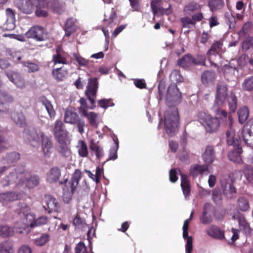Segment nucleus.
Instances as JSON below:
<instances>
[{
	"label": "nucleus",
	"instance_id": "nucleus-1",
	"mask_svg": "<svg viewBox=\"0 0 253 253\" xmlns=\"http://www.w3.org/2000/svg\"><path fill=\"white\" fill-rule=\"evenodd\" d=\"M226 101L228 102L230 109L232 112H235L237 108V97L232 93L228 94V88L226 84H219L216 86L214 107H221Z\"/></svg>",
	"mask_w": 253,
	"mask_h": 253
},
{
	"label": "nucleus",
	"instance_id": "nucleus-2",
	"mask_svg": "<svg viewBox=\"0 0 253 253\" xmlns=\"http://www.w3.org/2000/svg\"><path fill=\"white\" fill-rule=\"evenodd\" d=\"M98 89V83L97 78H89L88 80V84L85 91V95L90 101L91 105L88 107L85 98H81L79 101L81 106L79 110L81 114L83 115L87 112V109H93L95 107V98Z\"/></svg>",
	"mask_w": 253,
	"mask_h": 253
},
{
	"label": "nucleus",
	"instance_id": "nucleus-3",
	"mask_svg": "<svg viewBox=\"0 0 253 253\" xmlns=\"http://www.w3.org/2000/svg\"><path fill=\"white\" fill-rule=\"evenodd\" d=\"M226 134L227 143L234 147V149L229 153L228 158L232 161L239 163L241 161V154L242 153V150L240 147L239 136L235 134V129L232 126L231 120L230 122V127Z\"/></svg>",
	"mask_w": 253,
	"mask_h": 253
},
{
	"label": "nucleus",
	"instance_id": "nucleus-4",
	"mask_svg": "<svg viewBox=\"0 0 253 253\" xmlns=\"http://www.w3.org/2000/svg\"><path fill=\"white\" fill-rule=\"evenodd\" d=\"M82 171L79 169H76L72 175L71 180L69 181L67 180L64 181L65 186L63 188V198L65 203H68L71 201L82 178Z\"/></svg>",
	"mask_w": 253,
	"mask_h": 253
},
{
	"label": "nucleus",
	"instance_id": "nucleus-5",
	"mask_svg": "<svg viewBox=\"0 0 253 253\" xmlns=\"http://www.w3.org/2000/svg\"><path fill=\"white\" fill-rule=\"evenodd\" d=\"M179 116L176 109L167 111L165 114V125L167 133L172 136L178 130Z\"/></svg>",
	"mask_w": 253,
	"mask_h": 253
},
{
	"label": "nucleus",
	"instance_id": "nucleus-6",
	"mask_svg": "<svg viewBox=\"0 0 253 253\" xmlns=\"http://www.w3.org/2000/svg\"><path fill=\"white\" fill-rule=\"evenodd\" d=\"M198 121L204 126L207 132L212 133L216 131L220 126L217 118H214L205 112H200L198 114Z\"/></svg>",
	"mask_w": 253,
	"mask_h": 253
},
{
	"label": "nucleus",
	"instance_id": "nucleus-7",
	"mask_svg": "<svg viewBox=\"0 0 253 253\" xmlns=\"http://www.w3.org/2000/svg\"><path fill=\"white\" fill-rule=\"evenodd\" d=\"M25 36L28 38H32L40 42L45 41L48 39L47 33L42 27L39 26L31 27L25 33Z\"/></svg>",
	"mask_w": 253,
	"mask_h": 253
},
{
	"label": "nucleus",
	"instance_id": "nucleus-8",
	"mask_svg": "<svg viewBox=\"0 0 253 253\" xmlns=\"http://www.w3.org/2000/svg\"><path fill=\"white\" fill-rule=\"evenodd\" d=\"M53 133L59 143L65 142L68 139L69 132L65 128L64 124L61 120L56 121Z\"/></svg>",
	"mask_w": 253,
	"mask_h": 253
},
{
	"label": "nucleus",
	"instance_id": "nucleus-9",
	"mask_svg": "<svg viewBox=\"0 0 253 253\" xmlns=\"http://www.w3.org/2000/svg\"><path fill=\"white\" fill-rule=\"evenodd\" d=\"M151 8L154 15L158 13L169 14L171 12L170 5L163 0H152L151 2Z\"/></svg>",
	"mask_w": 253,
	"mask_h": 253
},
{
	"label": "nucleus",
	"instance_id": "nucleus-10",
	"mask_svg": "<svg viewBox=\"0 0 253 253\" xmlns=\"http://www.w3.org/2000/svg\"><path fill=\"white\" fill-rule=\"evenodd\" d=\"M15 4L17 8L24 14H30L34 10V4L32 0H17Z\"/></svg>",
	"mask_w": 253,
	"mask_h": 253
},
{
	"label": "nucleus",
	"instance_id": "nucleus-11",
	"mask_svg": "<svg viewBox=\"0 0 253 253\" xmlns=\"http://www.w3.org/2000/svg\"><path fill=\"white\" fill-rule=\"evenodd\" d=\"M181 98V93L176 85L171 84L168 89L166 99L169 102L179 103Z\"/></svg>",
	"mask_w": 253,
	"mask_h": 253
},
{
	"label": "nucleus",
	"instance_id": "nucleus-12",
	"mask_svg": "<svg viewBox=\"0 0 253 253\" xmlns=\"http://www.w3.org/2000/svg\"><path fill=\"white\" fill-rule=\"evenodd\" d=\"M204 18L202 13H196L191 17L186 16L180 19L182 27L190 28V26H195L197 22L201 21Z\"/></svg>",
	"mask_w": 253,
	"mask_h": 253
},
{
	"label": "nucleus",
	"instance_id": "nucleus-13",
	"mask_svg": "<svg viewBox=\"0 0 253 253\" xmlns=\"http://www.w3.org/2000/svg\"><path fill=\"white\" fill-rule=\"evenodd\" d=\"M79 119V115L74 107L69 106L67 108L64 117V122L65 123L75 125Z\"/></svg>",
	"mask_w": 253,
	"mask_h": 253
},
{
	"label": "nucleus",
	"instance_id": "nucleus-14",
	"mask_svg": "<svg viewBox=\"0 0 253 253\" xmlns=\"http://www.w3.org/2000/svg\"><path fill=\"white\" fill-rule=\"evenodd\" d=\"M20 215V218L31 227V223H33L34 222L35 218V215L31 212L30 208L27 205L22 206L21 207Z\"/></svg>",
	"mask_w": 253,
	"mask_h": 253
},
{
	"label": "nucleus",
	"instance_id": "nucleus-15",
	"mask_svg": "<svg viewBox=\"0 0 253 253\" xmlns=\"http://www.w3.org/2000/svg\"><path fill=\"white\" fill-rule=\"evenodd\" d=\"M45 201L46 205L43 207L44 209L48 210V212L52 211H59V207L56 199L51 195H46L45 196Z\"/></svg>",
	"mask_w": 253,
	"mask_h": 253
},
{
	"label": "nucleus",
	"instance_id": "nucleus-16",
	"mask_svg": "<svg viewBox=\"0 0 253 253\" xmlns=\"http://www.w3.org/2000/svg\"><path fill=\"white\" fill-rule=\"evenodd\" d=\"M27 174L24 173H21L18 175L16 173L11 172L2 181V186H7L10 184H12L16 182L17 179H19L18 184L21 183V181L22 180V178Z\"/></svg>",
	"mask_w": 253,
	"mask_h": 253
},
{
	"label": "nucleus",
	"instance_id": "nucleus-17",
	"mask_svg": "<svg viewBox=\"0 0 253 253\" xmlns=\"http://www.w3.org/2000/svg\"><path fill=\"white\" fill-rule=\"evenodd\" d=\"M202 5L196 1H191L187 3L183 7V12L187 15H191L194 12L201 13Z\"/></svg>",
	"mask_w": 253,
	"mask_h": 253
},
{
	"label": "nucleus",
	"instance_id": "nucleus-18",
	"mask_svg": "<svg viewBox=\"0 0 253 253\" xmlns=\"http://www.w3.org/2000/svg\"><path fill=\"white\" fill-rule=\"evenodd\" d=\"M216 79L215 73L211 71H206L201 75L202 83L206 86L213 84Z\"/></svg>",
	"mask_w": 253,
	"mask_h": 253
},
{
	"label": "nucleus",
	"instance_id": "nucleus-19",
	"mask_svg": "<svg viewBox=\"0 0 253 253\" xmlns=\"http://www.w3.org/2000/svg\"><path fill=\"white\" fill-rule=\"evenodd\" d=\"M200 62L198 61L189 54L186 55L183 58L178 61V64L183 67L187 68L192 65L200 64Z\"/></svg>",
	"mask_w": 253,
	"mask_h": 253
},
{
	"label": "nucleus",
	"instance_id": "nucleus-20",
	"mask_svg": "<svg viewBox=\"0 0 253 253\" xmlns=\"http://www.w3.org/2000/svg\"><path fill=\"white\" fill-rule=\"evenodd\" d=\"M41 136L42 139V144L43 152L45 156H48L51 152L52 147V142L42 132L41 133Z\"/></svg>",
	"mask_w": 253,
	"mask_h": 253
},
{
	"label": "nucleus",
	"instance_id": "nucleus-21",
	"mask_svg": "<svg viewBox=\"0 0 253 253\" xmlns=\"http://www.w3.org/2000/svg\"><path fill=\"white\" fill-rule=\"evenodd\" d=\"M30 226L24 221L20 218L14 224L13 229L21 234H27L30 232Z\"/></svg>",
	"mask_w": 253,
	"mask_h": 253
},
{
	"label": "nucleus",
	"instance_id": "nucleus-22",
	"mask_svg": "<svg viewBox=\"0 0 253 253\" xmlns=\"http://www.w3.org/2000/svg\"><path fill=\"white\" fill-rule=\"evenodd\" d=\"M221 184L224 193L229 197H231L236 193V189L231 182L226 180H222Z\"/></svg>",
	"mask_w": 253,
	"mask_h": 253
},
{
	"label": "nucleus",
	"instance_id": "nucleus-23",
	"mask_svg": "<svg viewBox=\"0 0 253 253\" xmlns=\"http://www.w3.org/2000/svg\"><path fill=\"white\" fill-rule=\"evenodd\" d=\"M104 22L108 26H113L115 25V21L117 19V15L116 12L113 8L104 14Z\"/></svg>",
	"mask_w": 253,
	"mask_h": 253
},
{
	"label": "nucleus",
	"instance_id": "nucleus-24",
	"mask_svg": "<svg viewBox=\"0 0 253 253\" xmlns=\"http://www.w3.org/2000/svg\"><path fill=\"white\" fill-rule=\"evenodd\" d=\"M77 20L74 18H70L67 19L65 25V35L69 37L76 31L77 26L76 25Z\"/></svg>",
	"mask_w": 253,
	"mask_h": 253
},
{
	"label": "nucleus",
	"instance_id": "nucleus-25",
	"mask_svg": "<svg viewBox=\"0 0 253 253\" xmlns=\"http://www.w3.org/2000/svg\"><path fill=\"white\" fill-rule=\"evenodd\" d=\"M181 187L185 198L189 197L191 192L190 182L187 176L183 174H181Z\"/></svg>",
	"mask_w": 253,
	"mask_h": 253
},
{
	"label": "nucleus",
	"instance_id": "nucleus-26",
	"mask_svg": "<svg viewBox=\"0 0 253 253\" xmlns=\"http://www.w3.org/2000/svg\"><path fill=\"white\" fill-rule=\"evenodd\" d=\"M20 197L19 194L12 192L1 193L0 194V201L4 204H7L19 199Z\"/></svg>",
	"mask_w": 253,
	"mask_h": 253
},
{
	"label": "nucleus",
	"instance_id": "nucleus-27",
	"mask_svg": "<svg viewBox=\"0 0 253 253\" xmlns=\"http://www.w3.org/2000/svg\"><path fill=\"white\" fill-rule=\"evenodd\" d=\"M25 173V172H24ZM27 174L25 177L22 178V180L21 181V183L24 182L26 179V186L29 188H32L37 186L39 183V179L37 176H29V174L28 173H26Z\"/></svg>",
	"mask_w": 253,
	"mask_h": 253
},
{
	"label": "nucleus",
	"instance_id": "nucleus-28",
	"mask_svg": "<svg viewBox=\"0 0 253 253\" xmlns=\"http://www.w3.org/2000/svg\"><path fill=\"white\" fill-rule=\"evenodd\" d=\"M9 79L18 87H23L25 85V81L17 73H14L7 76Z\"/></svg>",
	"mask_w": 253,
	"mask_h": 253
},
{
	"label": "nucleus",
	"instance_id": "nucleus-29",
	"mask_svg": "<svg viewBox=\"0 0 253 253\" xmlns=\"http://www.w3.org/2000/svg\"><path fill=\"white\" fill-rule=\"evenodd\" d=\"M203 159L208 164H211L213 162L214 160V152L212 147L210 146L207 147L203 155Z\"/></svg>",
	"mask_w": 253,
	"mask_h": 253
},
{
	"label": "nucleus",
	"instance_id": "nucleus-30",
	"mask_svg": "<svg viewBox=\"0 0 253 253\" xmlns=\"http://www.w3.org/2000/svg\"><path fill=\"white\" fill-rule=\"evenodd\" d=\"M207 234L211 237L218 239H222L224 237V232L216 226H211L207 230Z\"/></svg>",
	"mask_w": 253,
	"mask_h": 253
},
{
	"label": "nucleus",
	"instance_id": "nucleus-31",
	"mask_svg": "<svg viewBox=\"0 0 253 253\" xmlns=\"http://www.w3.org/2000/svg\"><path fill=\"white\" fill-rule=\"evenodd\" d=\"M61 176V171L57 167L51 169L47 174V180L50 182L57 181Z\"/></svg>",
	"mask_w": 253,
	"mask_h": 253
},
{
	"label": "nucleus",
	"instance_id": "nucleus-32",
	"mask_svg": "<svg viewBox=\"0 0 253 253\" xmlns=\"http://www.w3.org/2000/svg\"><path fill=\"white\" fill-rule=\"evenodd\" d=\"M98 143V141L95 142L94 140H91L90 142L89 147L93 154L99 159L103 156L104 153L103 148Z\"/></svg>",
	"mask_w": 253,
	"mask_h": 253
},
{
	"label": "nucleus",
	"instance_id": "nucleus-33",
	"mask_svg": "<svg viewBox=\"0 0 253 253\" xmlns=\"http://www.w3.org/2000/svg\"><path fill=\"white\" fill-rule=\"evenodd\" d=\"M11 118L14 122L19 126L25 125V118L22 112H14L11 115Z\"/></svg>",
	"mask_w": 253,
	"mask_h": 253
},
{
	"label": "nucleus",
	"instance_id": "nucleus-34",
	"mask_svg": "<svg viewBox=\"0 0 253 253\" xmlns=\"http://www.w3.org/2000/svg\"><path fill=\"white\" fill-rule=\"evenodd\" d=\"M207 170L208 167L206 166L194 165L190 167V173L193 176H196Z\"/></svg>",
	"mask_w": 253,
	"mask_h": 253
},
{
	"label": "nucleus",
	"instance_id": "nucleus-35",
	"mask_svg": "<svg viewBox=\"0 0 253 253\" xmlns=\"http://www.w3.org/2000/svg\"><path fill=\"white\" fill-rule=\"evenodd\" d=\"M77 148L80 157L84 158L88 156V152L87 145L84 140H80L78 141Z\"/></svg>",
	"mask_w": 253,
	"mask_h": 253
},
{
	"label": "nucleus",
	"instance_id": "nucleus-36",
	"mask_svg": "<svg viewBox=\"0 0 253 253\" xmlns=\"http://www.w3.org/2000/svg\"><path fill=\"white\" fill-rule=\"evenodd\" d=\"M12 243L8 241L2 242L0 244V253H13Z\"/></svg>",
	"mask_w": 253,
	"mask_h": 253
},
{
	"label": "nucleus",
	"instance_id": "nucleus-37",
	"mask_svg": "<svg viewBox=\"0 0 253 253\" xmlns=\"http://www.w3.org/2000/svg\"><path fill=\"white\" fill-rule=\"evenodd\" d=\"M14 230L8 225H0V236L3 238L12 236L14 234Z\"/></svg>",
	"mask_w": 253,
	"mask_h": 253
},
{
	"label": "nucleus",
	"instance_id": "nucleus-38",
	"mask_svg": "<svg viewBox=\"0 0 253 253\" xmlns=\"http://www.w3.org/2000/svg\"><path fill=\"white\" fill-rule=\"evenodd\" d=\"M82 115L87 118L91 126H95V127H97L98 123L96 120L98 117V114L97 113L93 112H87Z\"/></svg>",
	"mask_w": 253,
	"mask_h": 253
},
{
	"label": "nucleus",
	"instance_id": "nucleus-39",
	"mask_svg": "<svg viewBox=\"0 0 253 253\" xmlns=\"http://www.w3.org/2000/svg\"><path fill=\"white\" fill-rule=\"evenodd\" d=\"M238 114L239 122L241 124H243L249 117V109L247 107L244 106L239 110Z\"/></svg>",
	"mask_w": 253,
	"mask_h": 253
},
{
	"label": "nucleus",
	"instance_id": "nucleus-40",
	"mask_svg": "<svg viewBox=\"0 0 253 253\" xmlns=\"http://www.w3.org/2000/svg\"><path fill=\"white\" fill-rule=\"evenodd\" d=\"M67 71L63 70L62 68L54 69L52 75L54 78L58 81H62L67 75Z\"/></svg>",
	"mask_w": 253,
	"mask_h": 253
},
{
	"label": "nucleus",
	"instance_id": "nucleus-41",
	"mask_svg": "<svg viewBox=\"0 0 253 253\" xmlns=\"http://www.w3.org/2000/svg\"><path fill=\"white\" fill-rule=\"evenodd\" d=\"M42 105L45 107L50 118L53 119L55 116V111L51 102L46 99L41 101Z\"/></svg>",
	"mask_w": 253,
	"mask_h": 253
},
{
	"label": "nucleus",
	"instance_id": "nucleus-42",
	"mask_svg": "<svg viewBox=\"0 0 253 253\" xmlns=\"http://www.w3.org/2000/svg\"><path fill=\"white\" fill-rule=\"evenodd\" d=\"M222 43L220 42H216L211 46L208 51L207 54L209 56L215 55L221 49Z\"/></svg>",
	"mask_w": 253,
	"mask_h": 253
},
{
	"label": "nucleus",
	"instance_id": "nucleus-43",
	"mask_svg": "<svg viewBox=\"0 0 253 253\" xmlns=\"http://www.w3.org/2000/svg\"><path fill=\"white\" fill-rule=\"evenodd\" d=\"M73 222L74 225L78 228H84L87 226L85 219L82 218L79 214H76Z\"/></svg>",
	"mask_w": 253,
	"mask_h": 253
},
{
	"label": "nucleus",
	"instance_id": "nucleus-44",
	"mask_svg": "<svg viewBox=\"0 0 253 253\" xmlns=\"http://www.w3.org/2000/svg\"><path fill=\"white\" fill-rule=\"evenodd\" d=\"M242 137L244 142L248 146H253V134L244 129L242 130Z\"/></svg>",
	"mask_w": 253,
	"mask_h": 253
},
{
	"label": "nucleus",
	"instance_id": "nucleus-45",
	"mask_svg": "<svg viewBox=\"0 0 253 253\" xmlns=\"http://www.w3.org/2000/svg\"><path fill=\"white\" fill-rule=\"evenodd\" d=\"M60 146L58 149V151L60 155L64 157H68L71 155V151L68 146L65 142L59 143Z\"/></svg>",
	"mask_w": 253,
	"mask_h": 253
},
{
	"label": "nucleus",
	"instance_id": "nucleus-46",
	"mask_svg": "<svg viewBox=\"0 0 253 253\" xmlns=\"http://www.w3.org/2000/svg\"><path fill=\"white\" fill-rule=\"evenodd\" d=\"M243 89L246 91L253 90V77H250L246 79L242 84Z\"/></svg>",
	"mask_w": 253,
	"mask_h": 253
},
{
	"label": "nucleus",
	"instance_id": "nucleus-47",
	"mask_svg": "<svg viewBox=\"0 0 253 253\" xmlns=\"http://www.w3.org/2000/svg\"><path fill=\"white\" fill-rule=\"evenodd\" d=\"M238 207L242 211H248L250 208L248 200L244 197H240L238 200Z\"/></svg>",
	"mask_w": 253,
	"mask_h": 253
},
{
	"label": "nucleus",
	"instance_id": "nucleus-48",
	"mask_svg": "<svg viewBox=\"0 0 253 253\" xmlns=\"http://www.w3.org/2000/svg\"><path fill=\"white\" fill-rule=\"evenodd\" d=\"M48 222V218L46 216H42L37 219H34L33 223H31V228L42 226Z\"/></svg>",
	"mask_w": 253,
	"mask_h": 253
},
{
	"label": "nucleus",
	"instance_id": "nucleus-49",
	"mask_svg": "<svg viewBox=\"0 0 253 253\" xmlns=\"http://www.w3.org/2000/svg\"><path fill=\"white\" fill-rule=\"evenodd\" d=\"M222 5L223 2L222 0H210L209 1V6L212 11L217 10Z\"/></svg>",
	"mask_w": 253,
	"mask_h": 253
},
{
	"label": "nucleus",
	"instance_id": "nucleus-50",
	"mask_svg": "<svg viewBox=\"0 0 253 253\" xmlns=\"http://www.w3.org/2000/svg\"><path fill=\"white\" fill-rule=\"evenodd\" d=\"M244 174L249 182H253V168L252 167L249 166H246L244 169Z\"/></svg>",
	"mask_w": 253,
	"mask_h": 253
},
{
	"label": "nucleus",
	"instance_id": "nucleus-51",
	"mask_svg": "<svg viewBox=\"0 0 253 253\" xmlns=\"http://www.w3.org/2000/svg\"><path fill=\"white\" fill-rule=\"evenodd\" d=\"M52 61L54 64L67 63L66 59L58 52V50H57V53L53 55Z\"/></svg>",
	"mask_w": 253,
	"mask_h": 253
},
{
	"label": "nucleus",
	"instance_id": "nucleus-52",
	"mask_svg": "<svg viewBox=\"0 0 253 253\" xmlns=\"http://www.w3.org/2000/svg\"><path fill=\"white\" fill-rule=\"evenodd\" d=\"M253 47V37L247 38L242 42V48L243 50L247 51L251 48Z\"/></svg>",
	"mask_w": 253,
	"mask_h": 253
},
{
	"label": "nucleus",
	"instance_id": "nucleus-53",
	"mask_svg": "<svg viewBox=\"0 0 253 253\" xmlns=\"http://www.w3.org/2000/svg\"><path fill=\"white\" fill-rule=\"evenodd\" d=\"M49 240V235L48 234H44L40 237L36 239L35 241V244L37 246L44 245Z\"/></svg>",
	"mask_w": 253,
	"mask_h": 253
},
{
	"label": "nucleus",
	"instance_id": "nucleus-54",
	"mask_svg": "<svg viewBox=\"0 0 253 253\" xmlns=\"http://www.w3.org/2000/svg\"><path fill=\"white\" fill-rule=\"evenodd\" d=\"M23 65L28 68L29 72H37L40 69L39 65L37 64L29 62L23 63Z\"/></svg>",
	"mask_w": 253,
	"mask_h": 253
},
{
	"label": "nucleus",
	"instance_id": "nucleus-55",
	"mask_svg": "<svg viewBox=\"0 0 253 253\" xmlns=\"http://www.w3.org/2000/svg\"><path fill=\"white\" fill-rule=\"evenodd\" d=\"M76 60L78 63L81 66H88L90 64V61L80 55H75L74 56Z\"/></svg>",
	"mask_w": 253,
	"mask_h": 253
},
{
	"label": "nucleus",
	"instance_id": "nucleus-56",
	"mask_svg": "<svg viewBox=\"0 0 253 253\" xmlns=\"http://www.w3.org/2000/svg\"><path fill=\"white\" fill-rule=\"evenodd\" d=\"M225 21L227 24L229 25L230 28H234L236 25V20L234 16L232 14L226 15Z\"/></svg>",
	"mask_w": 253,
	"mask_h": 253
},
{
	"label": "nucleus",
	"instance_id": "nucleus-57",
	"mask_svg": "<svg viewBox=\"0 0 253 253\" xmlns=\"http://www.w3.org/2000/svg\"><path fill=\"white\" fill-rule=\"evenodd\" d=\"M98 105L101 108H107L109 107L113 106L114 104L111 99H103L98 101Z\"/></svg>",
	"mask_w": 253,
	"mask_h": 253
},
{
	"label": "nucleus",
	"instance_id": "nucleus-58",
	"mask_svg": "<svg viewBox=\"0 0 253 253\" xmlns=\"http://www.w3.org/2000/svg\"><path fill=\"white\" fill-rule=\"evenodd\" d=\"M170 77L173 81H176L177 82H182L183 81L182 77L181 76L180 72L177 70L172 71L170 74Z\"/></svg>",
	"mask_w": 253,
	"mask_h": 253
},
{
	"label": "nucleus",
	"instance_id": "nucleus-59",
	"mask_svg": "<svg viewBox=\"0 0 253 253\" xmlns=\"http://www.w3.org/2000/svg\"><path fill=\"white\" fill-rule=\"evenodd\" d=\"M248 60V55L246 54H243L238 58L237 62L239 66L244 67L247 64Z\"/></svg>",
	"mask_w": 253,
	"mask_h": 253
},
{
	"label": "nucleus",
	"instance_id": "nucleus-60",
	"mask_svg": "<svg viewBox=\"0 0 253 253\" xmlns=\"http://www.w3.org/2000/svg\"><path fill=\"white\" fill-rule=\"evenodd\" d=\"M210 206L211 205L209 204H206L205 205V211H204L203 216L201 218V221L204 224H208L211 221V218L206 216V214L207 213L206 210L207 209L209 208Z\"/></svg>",
	"mask_w": 253,
	"mask_h": 253
},
{
	"label": "nucleus",
	"instance_id": "nucleus-61",
	"mask_svg": "<svg viewBox=\"0 0 253 253\" xmlns=\"http://www.w3.org/2000/svg\"><path fill=\"white\" fill-rule=\"evenodd\" d=\"M47 8H43V7H37L35 11V14L38 17H46L47 16Z\"/></svg>",
	"mask_w": 253,
	"mask_h": 253
},
{
	"label": "nucleus",
	"instance_id": "nucleus-62",
	"mask_svg": "<svg viewBox=\"0 0 253 253\" xmlns=\"http://www.w3.org/2000/svg\"><path fill=\"white\" fill-rule=\"evenodd\" d=\"M20 158V155L18 153L12 152L7 155L6 157L7 160L10 162H14L17 161Z\"/></svg>",
	"mask_w": 253,
	"mask_h": 253
},
{
	"label": "nucleus",
	"instance_id": "nucleus-63",
	"mask_svg": "<svg viewBox=\"0 0 253 253\" xmlns=\"http://www.w3.org/2000/svg\"><path fill=\"white\" fill-rule=\"evenodd\" d=\"M135 85L140 89L146 88V84L143 79H135L134 80Z\"/></svg>",
	"mask_w": 253,
	"mask_h": 253
},
{
	"label": "nucleus",
	"instance_id": "nucleus-64",
	"mask_svg": "<svg viewBox=\"0 0 253 253\" xmlns=\"http://www.w3.org/2000/svg\"><path fill=\"white\" fill-rule=\"evenodd\" d=\"M243 129L253 134V118L251 119L244 126Z\"/></svg>",
	"mask_w": 253,
	"mask_h": 253
}]
</instances>
